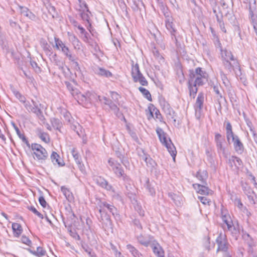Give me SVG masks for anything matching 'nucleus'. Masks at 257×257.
I'll use <instances>...</instances> for the list:
<instances>
[{
  "instance_id": "obj_40",
  "label": "nucleus",
  "mask_w": 257,
  "mask_h": 257,
  "mask_svg": "<svg viewBox=\"0 0 257 257\" xmlns=\"http://www.w3.org/2000/svg\"><path fill=\"white\" fill-rule=\"evenodd\" d=\"M45 218L48 222H49L50 223H51V221L48 218V217L47 216H45Z\"/></svg>"
},
{
  "instance_id": "obj_30",
  "label": "nucleus",
  "mask_w": 257,
  "mask_h": 257,
  "mask_svg": "<svg viewBox=\"0 0 257 257\" xmlns=\"http://www.w3.org/2000/svg\"><path fill=\"white\" fill-rule=\"evenodd\" d=\"M39 201L41 205L45 208L47 205V203L45 199V198L43 196H41L39 198Z\"/></svg>"
},
{
  "instance_id": "obj_25",
  "label": "nucleus",
  "mask_w": 257,
  "mask_h": 257,
  "mask_svg": "<svg viewBox=\"0 0 257 257\" xmlns=\"http://www.w3.org/2000/svg\"><path fill=\"white\" fill-rule=\"evenodd\" d=\"M21 241L24 244H25L27 246L32 247V243L30 239L26 236H23L21 239Z\"/></svg>"
},
{
  "instance_id": "obj_34",
  "label": "nucleus",
  "mask_w": 257,
  "mask_h": 257,
  "mask_svg": "<svg viewBox=\"0 0 257 257\" xmlns=\"http://www.w3.org/2000/svg\"><path fill=\"white\" fill-rule=\"evenodd\" d=\"M127 248L130 249V250L132 252L133 254L136 253L138 252V250L132 245H127Z\"/></svg>"
},
{
  "instance_id": "obj_31",
  "label": "nucleus",
  "mask_w": 257,
  "mask_h": 257,
  "mask_svg": "<svg viewBox=\"0 0 257 257\" xmlns=\"http://www.w3.org/2000/svg\"><path fill=\"white\" fill-rule=\"evenodd\" d=\"M225 218V216L223 218V221L224 223L226 224L228 229H230L232 225V222L231 221L228 220L227 219H224Z\"/></svg>"
},
{
  "instance_id": "obj_15",
  "label": "nucleus",
  "mask_w": 257,
  "mask_h": 257,
  "mask_svg": "<svg viewBox=\"0 0 257 257\" xmlns=\"http://www.w3.org/2000/svg\"><path fill=\"white\" fill-rule=\"evenodd\" d=\"M215 141L216 146L220 150L224 151V149L222 146V142L221 139V135L219 133H216L215 135Z\"/></svg>"
},
{
  "instance_id": "obj_36",
  "label": "nucleus",
  "mask_w": 257,
  "mask_h": 257,
  "mask_svg": "<svg viewBox=\"0 0 257 257\" xmlns=\"http://www.w3.org/2000/svg\"><path fill=\"white\" fill-rule=\"evenodd\" d=\"M78 28L79 30H80V31L81 33L83 34L85 32V29L83 27H81L80 26H79L78 27Z\"/></svg>"
},
{
  "instance_id": "obj_18",
  "label": "nucleus",
  "mask_w": 257,
  "mask_h": 257,
  "mask_svg": "<svg viewBox=\"0 0 257 257\" xmlns=\"http://www.w3.org/2000/svg\"><path fill=\"white\" fill-rule=\"evenodd\" d=\"M28 250L33 254L38 257L43 256L46 253V251L42 247H38L36 251L32 250L30 249H29Z\"/></svg>"
},
{
  "instance_id": "obj_41",
  "label": "nucleus",
  "mask_w": 257,
  "mask_h": 257,
  "mask_svg": "<svg viewBox=\"0 0 257 257\" xmlns=\"http://www.w3.org/2000/svg\"><path fill=\"white\" fill-rule=\"evenodd\" d=\"M235 159H236V161L238 162H241V161L240 159H239L238 158H237V157H235Z\"/></svg>"
},
{
  "instance_id": "obj_38",
  "label": "nucleus",
  "mask_w": 257,
  "mask_h": 257,
  "mask_svg": "<svg viewBox=\"0 0 257 257\" xmlns=\"http://www.w3.org/2000/svg\"><path fill=\"white\" fill-rule=\"evenodd\" d=\"M2 215L7 219V220H8L9 219V217H8V216L4 212H2Z\"/></svg>"
},
{
  "instance_id": "obj_17",
  "label": "nucleus",
  "mask_w": 257,
  "mask_h": 257,
  "mask_svg": "<svg viewBox=\"0 0 257 257\" xmlns=\"http://www.w3.org/2000/svg\"><path fill=\"white\" fill-rule=\"evenodd\" d=\"M154 253L157 255L158 257H165L164 251L161 246L157 245L153 248Z\"/></svg>"
},
{
  "instance_id": "obj_27",
  "label": "nucleus",
  "mask_w": 257,
  "mask_h": 257,
  "mask_svg": "<svg viewBox=\"0 0 257 257\" xmlns=\"http://www.w3.org/2000/svg\"><path fill=\"white\" fill-rule=\"evenodd\" d=\"M207 177V174L206 172H202V174H201L200 172H198L196 174V177L199 180L201 181H203Z\"/></svg>"
},
{
  "instance_id": "obj_20",
  "label": "nucleus",
  "mask_w": 257,
  "mask_h": 257,
  "mask_svg": "<svg viewBox=\"0 0 257 257\" xmlns=\"http://www.w3.org/2000/svg\"><path fill=\"white\" fill-rule=\"evenodd\" d=\"M209 196L202 195L198 196V198L203 204L209 206L211 203V199L209 198Z\"/></svg>"
},
{
  "instance_id": "obj_5",
  "label": "nucleus",
  "mask_w": 257,
  "mask_h": 257,
  "mask_svg": "<svg viewBox=\"0 0 257 257\" xmlns=\"http://www.w3.org/2000/svg\"><path fill=\"white\" fill-rule=\"evenodd\" d=\"M145 112L149 120L153 118L161 120L162 118V115L159 110L152 103L149 104Z\"/></svg>"
},
{
  "instance_id": "obj_33",
  "label": "nucleus",
  "mask_w": 257,
  "mask_h": 257,
  "mask_svg": "<svg viewBox=\"0 0 257 257\" xmlns=\"http://www.w3.org/2000/svg\"><path fill=\"white\" fill-rule=\"evenodd\" d=\"M166 26L168 29H172L174 31H175L174 28H173V24L172 22L168 21L166 24Z\"/></svg>"
},
{
  "instance_id": "obj_28",
  "label": "nucleus",
  "mask_w": 257,
  "mask_h": 257,
  "mask_svg": "<svg viewBox=\"0 0 257 257\" xmlns=\"http://www.w3.org/2000/svg\"><path fill=\"white\" fill-rule=\"evenodd\" d=\"M61 191L66 197H69L71 195V193L70 190L66 187H62Z\"/></svg>"
},
{
  "instance_id": "obj_8",
  "label": "nucleus",
  "mask_w": 257,
  "mask_h": 257,
  "mask_svg": "<svg viewBox=\"0 0 257 257\" xmlns=\"http://www.w3.org/2000/svg\"><path fill=\"white\" fill-rule=\"evenodd\" d=\"M228 58H225L223 60V65L225 68L231 71L234 65L237 63V61L234 59L233 56L230 52L227 53Z\"/></svg>"
},
{
  "instance_id": "obj_3",
  "label": "nucleus",
  "mask_w": 257,
  "mask_h": 257,
  "mask_svg": "<svg viewBox=\"0 0 257 257\" xmlns=\"http://www.w3.org/2000/svg\"><path fill=\"white\" fill-rule=\"evenodd\" d=\"M157 133L161 142L166 147L168 151L172 157L174 161L177 154V151L174 144L169 138H167L166 134L160 128L157 130Z\"/></svg>"
},
{
  "instance_id": "obj_19",
  "label": "nucleus",
  "mask_w": 257,
  "mask_h": 257,
  "mask_svg": "<svg viewBox=\"0 0 257 257\" xmlns=\"http://www.w3.org/2000/svg\"><path fill=\"white\" fill-rule=\"evenodd\" d=\"M226 138L227 140L229 141L231 137H233L234 136L232 131V125L229 121L226 122Z\"/></svg>"
},
{
  "instance_id": "obj_22",
  "label": "nucleus",
  "mask_w": 257,
  "mask_h": 257,
  "mask_svg": "<svg viewBox=\"0 0 257 257\" xmlns=\"http://www.w3.org/2000/svg\"><path fill=\"white\" fill-rule=\"evenodd\" d=\"M98 74L100 76H104L106 77H109L112 76V73L110 71L103 68L99 69Z\"/></svg>"
},
{
  "instance_id": "obj_43",
  "label": "nucleus",
  "mask_w": 257,
  "mask_h": 257,
  "mask_svg": "<svg viewBox=\"0 0 257 257\" xmlns=\"http://www.w3.org/2000/svg\"><path fill=\"white\" fill-rule=\"evenodd\" d=\"M239 205H241V206L242 205V203L240 201H239Z\"/></svg>"
},
{
  "instance_id": "obj_37",
  "label": "nucleus",
  "mask_w": 257,
  "mask_h": 257,
  "mask_svg": "<svg viewBox=\"0 0 257 257\" xmlns=\"http://www.w3.org/2000/svg\"><path fill=\"white\" fill-rule=\"evenodd\" d=\"M104 206L107 207L108 209H110V210H111L112 209V208L113 207V206H111L109 204H104Z\"/></svg>"
},
{
  "instance_id": "obj_12",
  "label": "nucleus",
  "mask_w": 257,
  "mask_h": 257,
  "mask_svg": "<svg viewBox=\"0 0 257 257\" xmlns=\"http://www.w3.org/2000/svg\"><path fill=\"white\" fill-rule=\"evenodd\" d=\"M204 96L203 92H200L197 97L195 104V109L196 111H201L203 106Z\"/></svg>"
},
{
  "instance_id": "obj_4",
  "label": "nucleus",
  "mask_w": 257,
  "mask_h": 257,
  "mask_svg": "<svg viewBox=\"0 0 257 257\" xmlns=\"http://www.w3.org/2000/svg\"><path fill=\"white\" fill-rule=\"evenodd\" d=\"M131 75L134 82H139L142 86L148 85V82L141 73L138 63L132 64Z\"/></svg>"
},
{
  "instance_id": "obj_6",
  "label": "nucleus",
  "mask_w": 257,
  "mask_h": 257,
  "mask_svg": "<svg viewBox=\"0 0 257 257\" xmlns=\"http://www.w3.org/2000/svg\"><path fill=\"white\" fill-rule=\"evenodd\" d=\"M108 162L109 165L112 167V169L114 173L118 177L124 176V171L121 165L119 163L115 162L111 158H110L108 160Z\"/></svg>"
},
{
  "instance_id": "obj_26",
  "label": "nucleus",
  "mask_w": 257,
  "mask_h": 257,
  "mask_svg": "<svg viewBox=\"0 0 257 257\" xmlns=\"http://www.w3.org/2000/svg\"><path fill=\"white\" fill-rule=\"evenodd\" d=\"M29 209L34 214H35L36 215H37L38 217H39L41 219H43L44 216L42 214H41L40 212H39L37 209L31 206L29 208Z\"/></svg>"
},
{
  "instance_id": "obj_21",
  "label": "nucleus",
  "mask_w": 257,
  "mask_h": 257,
  "mask_svg": "<svg viewBox=\"0 0 257 257\" xmlns=\"http://www.w3.org/2000/svg\"><path fill=\"white\" fill-rule=\"evenodd\" d=\"M251 19V24L253 25V29L257 34V16L254 15L252 11L249 13Z\"/></svg>"
},
{
  "instance_id": "obj_11",
  "label": "nucleus",
  "mask_w": 257,
  "mask_h": 257,
  "mask_svg": "<svg viewBox=\"0 0 257 257\" xmlns=\"http://www.w3.org/2000/svg\"><path fill=\"white\" fill-rule=\"evenodd\" d=\"M233 143V146L236 152L238 153H242L243 151L244 147L243 144L240 141L238 137L233 136L231 137Z\"/></svg>"
},
{
  "instance_id": "obj_24",
  "label": "nucleus",
  "mask_w": 257,
  "mask_h": 257,
  "mask_svg": "<svg viewBox=\"0 0 257 257\" xmlns=\"http://www.w3.org/2000/svg\"><path fill=\"white\" fill-rule=\"evenodd\" d=\"M15 131L17 133V134L23 142L28 143V141L24 135V134L22 133L21 131H20L19 128L17 126H15Z\"/></svg>"
},
{
  "instance_id": "obj_35",
  "label": "nucleus",
  "mask_w": 257,
  "mask_h": 257,
  "mask_svg": "<svg viewBox=\"0 0 257 257\" xmlns=\"http://www.w3.org/2000/svg\"><path fill=\"white\" fill-rule=\"evenodd\" d=\"M81 17L84 20H88L89 16L87 14H81Z\"/></svg>"
},
{
  "instance_id": "obj_16",
  "label": "nucleus",
  "mask_w": 257,
  "mask_h": 257,
  "mask_svg": "<svg viewBox=\"0 0 257 257\" xmlns=\"http://www.w3.org/2000/svg\"><path fill=\"white\" fill-rule=\"evenodd\" d=\"M139 90L148 101H152V95L148 90L142 87H139Z\"/></svg>"
},
{
  "instance_id": "obj_23",
  "label": "nucleus",
  "mask_w": 257,
  "mask_h": 257,
  "mask_svg": "<svg viewBox=\"0 0 257 257\" xmlns=\"http://www.w3.org/2000/svg\"><path fill=\"white\" fill-rule=\"evenodd\" d=\"M110 97L112 101L118 104L119 99L121 98L119 94L115 91H111Z\"/></svg>"
},
{
  "instance_id": "obj_2",
  "label": "nucleus",
  "mask_w": 257,
  "mask_h": 257,
  "mask_svg": "<svg viewBox=\"0 0 257 257\" xmlns=\"http://www.w3.org/2000/svg\"><path fill=\"white\" fill-rule=\"evenodd\" d=\"M31 152V155L35 160L43 162L48 158V153L46 149L41 144L32 143L31 145L28 144Z\"/></svg>"
},
{
  "instance_id": "obj_13",
  "label": "nucleus",
  "mask_w": 257,
  "mask_h": 257,
  "mask_svg": "<svg viewBox=\"0 0 257 257\" xmlns=\"http://www.w3.org/2000/svg\"><path fill=\"white\" fill-rule=\"evenodd\" d=\"M50 159L54 165H57L59 167L64 165V162L61 160L60 156L56 152H52Z\"/></svg>"
},
{
  "instance_id": "obj_32",
  "label": "nucleus",
  "mask_w": 257,
  "mask_h": 257,
  "mask_svg": "<svg viewBox=\"0 0 257 257\" xmlns=\"http://www.w3.org/2000/svg\"><path fill=\"white\" fill-rule=\"evenodd\" d=\"M72 154L75 160H79L80 156L78 154V153L75 151V149H73L72 151Z\"/></svg>"
},
{
  "instance_id": "obj_14",
  "label": "nucleus",
  "mask_w": 257,
  "mask_h": 257,
  "mask_svg": "<svg viewBox=\"0 0 257 257\" xmlns=\"http://www.w3.org/2000/svg\"><path fill=\"white\" fill-rule=\"evenodd\" d=\"M12 226L14 236L17 237H19L23 231L22 225L18 223H13Z\"/></svg>"
},
{
  "instance_id": "obj_7",
  "label": "nucleus",
  "mask_w": 257,
  "mask_h": 257,
  "mask_svg": "<svg viewBox=\"0 0 257 257\" xmlns=\"http://www.w3.org/2000/svg\"><path fill=\"white\" fill-rule=\"evenodd\" d=\"M193 187L196 190L197 193L201 195L212 196L214 194L213 191L204 185L194 184H193Z\"/></svg>"
},
{
  "instance_id": "obj_39",
  "label": "nucleus",
  "mask_w": 257,
  "mask_h": 257,
  "mask_svg": "<svg viewBox=\"0 0 257 257\" xmlns=\"http://www.w3.org/2000/svg\"><path fill=\"white\" fill-rule=\"evenodd\" d=\"M89 256H90V257H97V256H96V254H92V253H91V252H89Z\"/></svg>"
},
{
  "instance_id": "obj_9",
  "label": "nucleus",
  "mask_w": 257,
  "mask_h": 257,
  "mask_svg": "<svg viewBox=\"0 0 257 257\" xmlns=\"http://www.w3.org/2000/svg\"><path fill=\"white\" fill-rule=\"evenodd\" d=\"M55 47L57 49H61L65 55L69 59H71L72 57V55L70 52L69 49L62 42L61 40L58 38H55Z\"/></svg>"
},
{
  "instance_id": "obj_29",
  "label": "nucleus",
  "mask_w": 257,
  "mask_h": 257,
  "mask_svg": "<svg viewBox=\"0 0 257 257\" xmlns=\"http://www.w3.org/2000/svg\"><path fill=\"white\" fill-rule=\"evenodd\" d=\"M218 250H226L227 249V246L225 242H218Z\"/></svg>"
},
{
  "instance_id": "obj_42",
  "label": "nucleus",
  "mask_w": 257,
  "mask_h": 257,
  "mask_svg": "<svg viewBox=\"0 0 257 257\" xmlns=\"http://www.w3.org/2000/svg\"><path fill=\"white\" fill-rule=\"evenodd\" d=\"M166 105H167V107H168V108H170V105L168 103H167Z\"/></svg>"
},
{
  "instance_id": "obj_1",
  "label": "nucleus",
  "mask_w": 257,
  "mask_h": 257,
  "mask_svg": "<svg viewBox=\"0 0 257 257\" xmlns=\"http://www.w3.org/2000/svg\"><path fill=\"white\" fill-rule=\"evenodd\" d=\"M208 74L201 67L196 68L195 70H189L188 87L189 94L194 98L197 91V86L204 85L208 80Z\"/></svg>"
},
{
  "instance_id": "obj_10",
  "label": "nucleus",
  "mask_w": 257,
  "mask_h": 257,
  "mask_svg": "<svg viewBox=\"0 0 257 257\" xmlns=\"http://www.w3.org/2000/svg\"><path fill=\"white\" fill-rule=\"evenodd\" d=\"M37 136L44 143L49 144L50 142V137L48 133L43 130L38 128L36 131Z\"/></svg>"
}]
</instances>
